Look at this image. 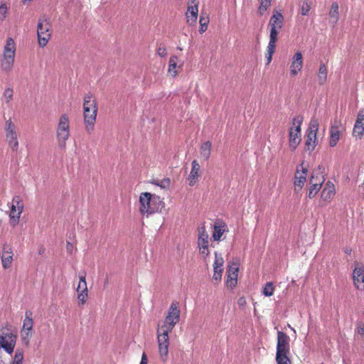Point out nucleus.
I'll use <instances>...</instances> for the list:
<instances>
[{
	"instance_id": "obj_45",
	"label": "nucleus",
	"mask_w": 364,
	"mask_h": 364,
	"mask_svg": "<svg viewBox=\"0 0 364 364\" xmlns=\"http://www.w3.org/2000/svg\"><path fill=\"white\" fill-rule=\"evenodd\" d=\"M156 54L161 58L166 56L167 50L165 46L160 44L156 49Z\"/></svg>"
},
{
	"instance_id": "obj_17",
	"label": "nucleus",
	"mask_w": 364,
	"mask_h": 364,
	"mask_svg": "<svg viewBox=\"0 0 364 364\" xmlns=\"http://www.w3.org/2000/svg\"><path fill=\"white\" fill-rule=\"evenodd\" d=\"M277 352L276 353H289L290 338L285 333L282 331H277Z\"/></svg>"
},
{
	"instance_id": "obj_21",
	"label": "nucleus",
	"mask_w": 364,
	"mask_h": 364,
	"mask_svg": "<svg viewBox=\"0 0 364 364\" xmlns=\"http://www.w3.org/2000/svg\"><path fill=\"white\" fill-rule=\"evenodd\" d=\"M364 134V109H360L357 115V119L353 129V136L360 139Z\"/></svg>"
},
{
	"instance_id": "obj_14",
	"label": "nucleus",
	"mask_w": 364,
	"mask_h": 364,
	"mask_svg": "<svg viewBox=\"0 0 364 364\" xmlns=\"http://www.w3.org/2000/svg\"><path fill=\"white\" fill-rule=\"evenodd\" d=\"M198 0H188L187 11L186 12V19L190 26L195 25L197 22L198 15Z\"/></svg>"
},
{
	"instance_id": "obj_6",
	"label": "nucleus",
	"mask_w": 364,
	"mask_h": 364,
	"mask_svg": "<svg viewBox=\"0 0 364 364\" xmlns=\"http://www.w3.org/2000/svg\"><path fill=\"white\" fill-rule=\"evenodd\" d=\"M284 18L282 12L274 10L271 16L268 28L269 29V41L276 42L278 41V35L284 26Z\"/></svg>"
},
{
	"instance_id": "obj_13",
	"label": "nucleus",
	"mask_w": 364,
	"mask_h": 364,
	"mask_svg": "<svg viewBox=\"0 0 364 364\" xmlns=\"http://www.w3.org/2000/svg\"><path fill=\"white\" fill-rule=\"evenodd\" d=\"M308 173V167L304 166V163H301L296 167V171L294 174V191L296 192L300 191L304 187L306 181Z\"/></svg>"
},
{
	"instance_id": "obj_26",
	"label": "nucleus",
	"mask_w": 364,
	"mask_h": 364,
	"mask_svg": "<svg viewBox=\"0 0 364 364\" xmlns=\"http://www.w3.org/2000/svg\"><path fill=\"white\" fill-rule=\"evenodd\" d=\"M226 225L223 221H216L214 224V230L213 233V238L215 241H220L221 237L226 230Z\"/></svg>"
},
{
	"instance_id": "obj_36",
	"label": "nucleus",
	"mask_w": 364,
	"mask_h": 364,
	"mask_svg": "<svg viewBox=\"0 0 364 364\" xmlns=\"http://www.w3.org/2000/svg\"><path fill=\"white\" fill-rule=\"evenodd\" d=\"M14 89L11 87L5 88L2 95V100L6 104L9 105L13 100L14 97Z\"/></svg>"
},
{
	"instance_id": "obj_18",
	"label": "nucleus",
	"mask_w": 364,
	"mask_h": 364,
	"mask_svg": "<svg viewBox=\"0 0 364 364\" xmlns=\"http://www.w3.org/2000/svg\"><path fill=\"white\" fill-rule=\"evenodd\" d=\"M14 252L12 247L7 244H4L2 247V252L1 254V259L2 267L4 269L10 268L14 261Z\"/></svg>"
},
{
	"instance_id": "obj_27",
	"label": "nucleus",
	"mask_w": 364,
	"mask_h": 364,
	"mask_svg": "<svg viewBox=\"0 0 364 364\" xmlns=\"http://www.w3.org/2000/svg\"><path fill=\"white\" fill-rule=\"evenodd\" d=\"M341 130L338 125H333L331 128V136L329 139V146L334 147L340 139Z\"/></svg>"
},
{
	"instance_id": "obj_23",
	"label": "nucleus",
	"mask_w": 364,
	"mask_h": 364,
	"mask_svg": "<svg viewBox=\"0 0 364 364\" xmlns=\"http://www.w3.org/2000/svg\"><path fill=\"white\" fill-rule=\"evenodd\" d=\"M238 267L233 264L228 267L227 270L226 285L231 289L235 287L237 283Z\"/></svg>"
},
{
	"instance_id": "obj_46",
	"label": "nucleus",
	"mask_w": 364,
	"mask_h": 364,
	"mask_svg": "<svg viewBox=\"0 0 364 364\" xmlns=\"http://www.w3.org/2000/svg\"><path fill=\"white\" fill-rule=\"evenodd\" d=\"M7 13V6L6 4L2 3L0 5V19L4 20Z\"/></svg>"
},
{
	"instance_id": "obj_29",
	"label": "nucleus",
	"mask_w": 364,
	"mask_h": 364,
	"mask_svg": "<svg viewBox=\"0 0 364 364\" xmlns=\"http://www.w3.org/2000/svg\"><path fill=\"white\" fill-rule=\"evenodd\" d=\"M328 76V69L325 63H321L319 65L318 72L317 73V80L320 85H323Z\"/></svg>"
},
{
	"instance_id": "obj_2",
	"label": "nucleus",
	"mask_w": 364,
	"mask_h": 364,
	"mask_svg": "<svg viewBox=\"0 0 364 364\" xmlns=\"http://www.w3.org/2000/svg\"><path fill=\"white\" fill-rule=\"evenodd\" d=\"M164 207L163 200L155 194L141 193L139 198V212L143 216L154 214Z\"/></svg>"
},
{
	"instance_id": "obj_39",
	"label": "nucleus",
	"mask_w": 364,
	"mask_h": 364,
	"mask_svg": "<svg viewBox=\"0 0 364 364\" xmlns=\"http://www.w3.org/2000/svg\"><path fill=\"white\" fill-rule=\"evenodd\" d=\"M20 335L22 342L26 346H28L30 343V339L32 336V331L21 329Z\"/></svg>"
},
{
	"instance_id": "obj_30",
	"label": "nucleus",
	"mask_w": 364,
	"mask_h": 364,
	"mask_svg": "<svg viewBox=\"0 0 364 364\" xmlns=\"http://www.w3.org/2000/svg\"><path fill=\"white\" fill-rule=\"evenodd\" d=\"M212 150V144L210 141H205L203 143L200 148V156L204 161H208L210 156Z\"/></svg>"
},
{
	"instance_id": "obj_12",
	"label": "nucleus",
	"mask_w": 364,
	"mask_h": 364,
	"mask_svg": "<svg viewBox=\"0 0 364 364\" xmlns=\"http://www.w3.org/2000/svg\"><path fill=\"white\" fill-rule=\"evenodd\" d=\"M198 232L197 245L198 251L200 255H201L204 259H206L210 252L209 250V235L204 225H201L198 228Z\"/></svg>"
},
{
	"instance_id": "obj_4",
	"label": "nucleus",
	"mask_w": 364,
	"mask_h": 364,
	"mask_svg": "<svg viewBox=\"0 0 364 364\" xmlns=\"http://www.w3.org/2000/svg\"><path fill=\"white\" fill-rule=\"evenodd\" d=\"M70 135V119L67 114H62L56 128V139L60 148L64 149Z\"/></svg>"
},
{
	"instance_id": "obj_9",
	"label": "nucleus",
	"mask_w": 364,
	"mask_h": 364,
	"mask_svg": "<svg viewBox=\"0 0 364 364\" xmlns=\"http://www.w3.org/2000/svg\"><path fill=\"white\" fill-rule=\"evenodd\" d=\"M319 122L316 118L310 120L309 127L306 130L305 149L309 151L314 150L318 144L317 132L318 131Z\"/></svg>"
},
{
	"instance_id": "obj_38",
	"label": "nucleus",
	"mask_w": 364,
	"mask_h": 364,
	"mask_svg": "<svg viewBox=\"0 0 364 364\" xmlns=\"http://www.w3.org/2000/svg\"><path fill=\"white\" fill-rule=\"evenodd\" d=\"M289 353H276L277 364H291Z\"/></svg>"
},
{
	"instance_id": "obj_20",
	"label": "nucleus",
	"mask_w": 364,
	"mask_h": 364,
	"mask_svg": "<svg viewBox=\"0 0 364 364\" xmlns=\"http://www.w3.org/2000/svg\"><path fill=\"white\" fill-rule=\"evenodd\" d=\"M303 68V55L297 51L294 53L290 62V75L296 76Z\"/></svg>"
},
{
	"instance_id": "obj_48",
	"label": "nucleus",
	"mask_w": 364,
	"mask_h": 364,
	"mask_svg": "<svg viewBox=\"0 0 364 364\" xmlns=\"http://www.w3.org/2000/svg\"><path fill=\"white\" fill-rule=\"evenodd\" d=\"M356 333L360 336L364 335V323L358 322L357 323Z\"/></svg>"
},
{
	"instance_id": "obj_5",
	"label": "nucleus",
	"mask_w": 364,
	"mask_h": 364,
	"mask_svg": "<svg viewBox=\"0 0 364 364\" xmlns=\"http://www.w3.org/2000/svg\"><path fill=\"white\" fill-rule=\"evenodd\" d=\"M17 335L7 326L0 328V348L11 355L14 350Z\"/></svg>"
},
{
	"instance_id": "obj_24",
	"label": "nucleus",
	"mask_w": 364,
	"mask_h": 364,
	"mask_svg": "<svg viewBox=\"0 0 364 364\" xmlns=\"http://www.w3.org/2000/svg\"><path fill=\"white\" fill-rule=\"evenodd\" d=\"M200 166L197 160H193L191 164V171L188 177V184L193 186L198 180Z\"/></svg>"
},
{
	"instance_id": "obj_3",
	"label": "nucleus",
	"mask_w": 364,
	"mask_h": 364,
	"mask_svg": "<svg viewBox=\"0 0 364 364\" xmlns=\"http://www.w3.org/2000/svg\"><path fill=\"white\" fill-rule=\"evenodd\" d=\"M16 51V45L14 40L9 37L6 39L3 50L1 60V68L6 72L11 71L13 68Z\"/></svg>"
},
{
	"instance_id": "obj_16",
	"label": "nucleus",
	"mask_w": 364,
	"mask_h": 364,
	"mask_svg": "<svg viewBox=\"0 0 364 364\" xmlns=\"http://www.w3.org/2000/svg\"><path fill=\"white\" fill-rule=\"evenodd\" d=\"M97 110L83 109V119L85 129L88 134H91L94 130L96 122Z\"/></svg>"
},
{
	"instance_id": "obj_44",
	"label": "nucleus",
	"mask_w": 364,
	"mask_h": 364,
	"mask_svg": "<svg viewBox=\"0 0 364 364\" xmlns=\"http://www.w3.org/2000/svg\"><path fill=\"white\" fill-rule=\"evenodd\" d=\"M77 299L80 302V304L83 306L86 301L88 297V292H77Z\"/></svg>"
},
{
	"instance_id": "obj_40",
	"label": "nucleus",
	"mask_w": 364,
	"mask_h": 364,
	"mask_svg": "<svg viewBox=\"0 0 364 364\" xmlns=\"http://www.w3.org/2000/svg\"><path fill=\"white\" fill-rule=\"evenodd\" d=\"M274 289H275V288H274L273 282H267L262 289V294L265 296H271L274 294Z\"/></svg>"
},
{
	"instance_id": "obj_50",
	"label": "nucleus",
	"mask_w": 364,
	"mask_h": 364,
	"mask_svg": "<svg viewBox=\"0 0 364 364\" xmlns=\"http://www.w3.org/2000/svg\"><path fill=\"white\" fill-rule=\"evenodd\" d=\"M73 244L70 242H66V250L68 252L71 253L73 250Z\"/></svg>"
},
{
	"instance_id": "obj_11",
	"label": "nucleus",
	"mask_w": 364,
	"mask_h": 364,
	"mask_svg": "<svg viewBox=\"0 0 364 364\" xmlns=\"http://www.w3.org/2000/svg\"><path fill=\"white\" fill-rule=\"evenodd\" d=\"M37 31L39 46L43 48L48 44L51 37L52 29L50 22L47 19L40 18Z\"/></svg>"
},
{
	"instance_id": "obj_8",
	"label": "nucleus",
	"mask_w": 364,
	"mask_h": 364,
	"mask_svg": "<svg viewBox=\"0 0 364 364\" xmlns=\"http://www.w3.org/2000/svg\"><path fill=\"white\" fill-rule=\"evenodd\" d=\"M5 137L8 146L13 151H16L19 146L17 127L11 118L5 122Z\"/></svg>"
},
{
	"instance_id": "obj_42",
	"label": "nucleus",
	"mask_w": 364,
	"mask_h": 364,
	"mask_svg": "<svg viewBox=\"0 0 364 364\" xmlns=\"http://www.w3.org/2000/svg\"><path fill=\"white\" fill-rule=\"evenodd\" d=\"M321 186H318V183L317 184H309V194H308V196L309 198H314L316 194L318 193V192L320 191Z\"/></svg>"
},
{
	"instance_id": "obj_41",
	"label": "nucleus",
	"mask_w": 364,
	"mask_h": 364,
	"mask_svg": "<svg viewBox=\"0 0 364 364\" xmlns=\"http://www.w3.org/2000/svg\"><path fill=\"white\" fill-rule=\"evenodd\" d=\"M272 0H261L259 6L258 8V13L260 16H262L264 12L268 9V8L271 6Z\"/></svg>"
},
{
	"instance_id": "obj_53",
	"label": "nucleus",
	"mask_w": 364,
	"mask_h": 364,
	"mask_svg": "<svg viewBox=\"0 0 364 364\" xmlns=\"http://www.w3.org/2000/svg\"><path fill=\"white\" fill-rule=\"evenodd\" d=\"M363 186H364V181H363Z\"/></svg>"
},
{
	"instance_id": "obj_32",
	"label": "nucleus",
	"mask_w": 364,
	"mask_h": 364,
	"mask_svg": "<svg viewBox=\"0 0 364 364\" xmlns=\"http://www.w3.org/2000/svg\"><path fill=\"white\" fill-rule=\"evenodd\" d=\"M32 312L26 311L25 314V318L23 322V326L21 329L27 330V331H33V320L31 317Z\"/></svg>"
},
{
	"instance_id": "obj_10",
	"label": "nucleus",
	"mask_w": 364,
	"mask_h": 364,
	"mask_svg": "<svg viewBox=\"0 0 364 364\" xmlns=\"http://www.w3.org/2000/svg\"><path fill=\"white\" fill-rule=\"evenodd\" d=\"M24 204L20 196H15L11 200L9 213V223L12 227H16L23 211Z\"/></svg>"
},
{
	"instance_id": "obj_43",
	"label": "nucleus",
	"mask_w": 364,
	"mask_h": 364,
	"mask_svg": "<svg viewBox=\"0 0 364 364\" xmlns=\"http://www.w3.org/2000/svg\"><path fill=\"white\" fill-rule=\"evenodd\" d=\"M23 351L21 349H17L15 353L14 362L12 364H23Z\"/></svg>"
},
{
	"instance_id": "obj_28",
	"label": "nucleus",
	"mask_w": 364,
	"mask_h": 364,
	"mask_svg": "<svg viewBox=\"0 0 364 364\" xmlns=\"http://www.w3.org/2000/svg\"><path fill=\"white\" fill-rule=\"evenodd\" d=\"M177 60L178 57L176 55H172L168 61V73L173 77H175L178 75V68H181V65H177Z\"/></svg>"
},
{
	"instance_id": "obj_1",
	"label": "nucleus",
	"mask_w": 364,
	"mask_h": 364,
	"mask_svg": "<svg viewBox=\"0 0 364 364\" xmlns=\"http://www.w3.org/2000/svg\"><path fill=\"white\" fill-rule=\"evenodd\" d=\"M181 319V309L178 301H173L167 311L164 320L158 323L156 335L159 355L162 362H166L168 356L170 339L168 334Z\"/></svg>"
},
{
	"instance_id": "obj_25",
	"label": "nucleus",
	"mask_w": 364,
	"mask_h": 364,
	"mask_svg": "<svg viewBox=\"0 0 364 364\" xmlns=\"http://www.w3.org/2000/svg\"><path fill=\"white\" fill-rule=\"evenodd\" d=\"M98 110L97 102L95 96L89 92L86 94L83 99V109Z\"/></svg>"
},
{
	"instance_id": "obj_49",
	"label": "nucleus",
	"mask_w": 364,
	"mask_h": 364,
	"mask_svg": "<svg viewBox=\"0 0 364 364\" xmlns=\"http://www.w3.org/2000/svg\"><path fill=\"white\" fill-rule=\"evenodd\" d=\"M147 363H148V361H147L146 355L145 353H143L140 364H147Z\"/></svg>"
},
{
	"instance_id": "obj_51",
	"label": "nucleus",
	"mask_w": 364,
	"mask_h": 364,
	"mask_svg": "<svg viewBox=\"0 0 364 364\" xmlns=\"http://www.w3.org/2000/svg\"><path fill=\"white\" fill-rule=\"evenodd\" d=\"M237 304L240 305V306H245V304H246V299L245 297H240L239 299H238V301H237Z\"/></svg>"
},
{
	"instance_id": "obj_34",
	"label": "nucleus",
	"mask_w": 364,
	"mask_h": 364,
	"mask_svg": "<svg viewBox=\"0 0 364 364\" xmlns=\"http://www.w3.org/2000/svg\"><path fill=\"white\" fill-rule=\"evenodd\" d=\"M276 48V42L269 41L268 46L267 47V53L265 54V58L267 60L266 65H269L272 60V55L275 51Z\"/></svg>"
},
{
	"instance_id": "obj_52",
	"label": "nucleus",
	"mask_w": 364,
	"mask_h": 364,
	"mask_svg": "<svg viewBox=\"0 0 364 364\" xmlns=\"http://www.w3.org/2000/svg\"><path fill=\"white\" fill-rule=\"evenodd\" d=\"M162 183L163 184H161V186H164V187L165 186H169V184H170V179L168 178L164 179L162 181Z\"/></svg>"
},
{
	"instance_id": "obj_7",
	"label": "nucleus",
	"mask_w": 364,
	"mask_h": 364,
	"mask_svg": "<svg viewBox=\"0 0 364 364\" xmlns=\"http://www.w3.org/2000/svg\"><path fill=\"white\" fill-rule=\"evenodd\" d=\"M291 124L289 130V146L291 151H295L301 140L302 118L299 116L294 117Z\"/></svg>"
},
{
	"instance_id": "obj_19",
	"label": "nucleus",
	"mask_w": 364,
	"mask_h": 364,
	"mask_svg": "<svg viewBox=\"0 0 364 364\" xmlns=\"http://www.w3.org/2000/svg\"><path fill=\"white\" fill-rule=\"evenodd\" d=\"M223 258L218 255L217 252H215V261L213 263V279L215 282V284L220 282L222 279V275L223 272Z\"/></svg>"
},
{
	"instance_id": "obj_33",
	"label": "nucleus",
	"mask_w": 364,
	"mask_h": 364,
	"mask_svg": "<svg viewBox=\"0 0 364 364\" xmlns=\"http://www.w3.org/2000/svg\"><path fill=\"white\" fill-rule=\"evenodd\" d=\"M209 21L210 20L208 15H207L206 14H201L199 20V33L200 34L205 33L207 31Z\"/></svg>"
},
{
	"instance_id": "obj_15",
	"label": "nucleus",
	"mask_w": 364,
	"mask_h": 364,
	"mask_svg": "<svg viewBox=\"0 0 364 364\" xmlns=\"http://www.w3.org/2000/svg\"><path fill=\"white\" fill-rule=\"evenodd\" d=\"M336 194V188L331 181H327L324 188L321 191L320 196V203L322 205L330 203Z\"/></svg>"
},
{
	"instance_id": "obj_31",
	"label": "nucleus",
	"mask_w": 364,
	"mask_h": 364,
	"mask_svg": "<svg viewBox=\"0 0 364 364\" xmlns=\"http://www.w3.org/2000/svg\"><path fill=\"white\" fill-rule=\"evenodd\" d=\"M324 181H325L324 176L318 171H314L311 174L310 181H309V184L312 185V183L313 184L318 183V186H322Z\"/></svg>"
},
{
	"instance_id": "obj_37",
	"label": "nucleus",
	"mask_w": 364,
	"mask_h": 364,
	"mask_svg": "<svg viewBox=\"0 0 364 364\" xmlns=\"http://www.w3.org/2000/svg\"><path fill=\"white\" fill-rule=\"evenodd\" d=\"M77 292H88L85 273L80 275V282L77 288Z\"/></svg>"
},
{
	"instance_id": "obj_47",
	"label": "nucleus",
	"mask_w": 364,
	"mask_h": 364,
	"mask_svg": "<svg viewBox=\"0 0 364 364\" xmlns=\"http://www.w3.org/2000/svg\"><path fill=\"white\" fill-rule=\"evenodd\" d=\"M310 5L307 2H304L301 6V14L303 16H306L310 11Z\"/></svg>"
},
{
	"instance_id": "obj_22",
	"label": "nucleus",
	"mask_w": 364,
	"mask_h": 364,
	"mask_svg": "<svg viewBox=\"0 0 364 364\" xmlns=\"http://www.w3.org/2000/svg\"><path fill=\"white\" fill-rule=\"evenodd\" d=\"M353 279L354 285L358 289H364V267L358 263L353 269Z\"/></svg>"
},
{
	"instance_id": "obj_35",
	"label": "nucleus",
	"mask_w": 364,
	"mask_h": 364,
	"mask_svg": "<svg viewBox=\"0 0 364 364\" xmlns=\"http://www.w3.org/2000/svg\"><path fill=\"white\" fill-rule=\"evenodd\" d=\"M339 6L337 2L332 4L329 11V16L333 20L334 23H336L339 19Z\"/></svg>"
}]
</instances>
